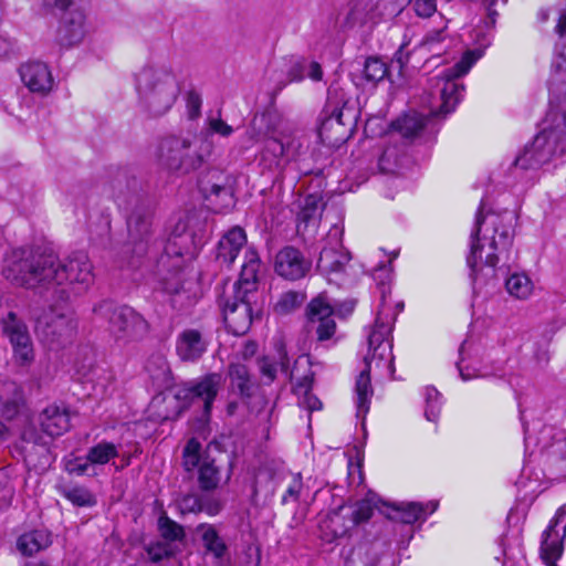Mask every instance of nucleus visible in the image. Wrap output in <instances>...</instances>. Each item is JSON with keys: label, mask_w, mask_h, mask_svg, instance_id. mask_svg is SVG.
Listing matches in <instances>:
<instances>
[{"label": "nucleus", "mask_w": 566, "mask_h": 566, "mask_svg": "<svg viewBox=\"0 0 566 566\" xmlns=\"http://www.w3.org/2000/svg\"><path fill=\"white\" fill-rule=\"evenodd\" d=\"M2 275L15 286L50 289L64 283L88 285L94 281L93 265L84 251L71 253L62 262L53 252L19 248L4 259Z\"/></svg>", "instance_id": "1"}, {"label": "nucleus", "mask_w": 566, "mask_h": 566, "mask_svg": "<svg viewBox=\"0 0 566 566\" xmlns=\"http://www.w3.org/2000/svg\"><path fill=\"white\" fill-rule=\"evenodd\" d=\"M137 181L129 179L127 174L118 170L112 181L114 198L118 207L126 211L128 242L124 248L129 266H138L140 259L148 251V239L150 235V206L146 197L136 191Z\"/></svg>", "instance_id": "2"}, {"label": "nucleus", "mask_w": 566, "mask_h": 566, "mask_svg": "<svg viewBox=\"0 0 566 566\" xmlns=\"http://www.w3.org/2000/svg\"><path fill=\"white\" fill-rule=\"evenodd\" d=\"M503 218L493 217L491 224L493 234L488 238L480 237L484 217L482 213V205L475 217L474 230L471 234L470 254L467 258L468 266L470 268V276L474 284H484L489 277L495 274V266L500 261V255L506 253L509 260L510 249L513 242V230L511 227L502 224Z\"/></svg>", "instance_id": "3"}, {"label": "nucleus", "mask_w": 566, "mask_h": 566, "mask_svg": "<svg viewBox=\"0 0 566 566\" xmlns=\"http://www.w3.org/2000/svg\"><path fill=\"white\" fill-rule=\"evenodd\" d=\"M261 259L254 248H248L239 280L233 284L232 294L220 300L223 321L230 333L244 335L253 322L252 302L258 287Z\"/></svg>", "instance_id": "4"}, {"label": "nucleus", "mask_w": 566, "mask_h": 566, "mask_svg": "<svg viewBox=\"0 0 566 566\" xmlns=\"http://www.w3.org/2000/svg\"><path fill=\"white\" fill-rule=\"evenodd\" d=\"M142 109L150 117L165 115L176 103L180 87L176 75L165 65H146L135 75Z\"/></svg>", "instance_id": "5"}, {"label": "nucleus", "mask_w": 566, "mask_h": 566, "mask_svg": "<svg viewBox=\"0 0 566 566\" xmlns=\"http://www.w3.org/2000/svg\"><path fill=\"white\" fill-rule=\"evenodd\" d=\"M565 153L566 111L559 113L551 109L543 122L541 132L531 144L525 145L513 165L524 170L537 169L549 163L553 158L563 156Z\"/></svg>", "instance_id": "6"}, {"label": "nucleus", "mask_w": 566, "mask_h": 566, "mask_svg": "<svg viewBox=\"0 0 566 566\" xmlns=\"http://www.w3.org/2000/svg\"><path fill=\"white\" fill-rule=\"evenodd\" d=\"M395 316L386 312L385 306L378 311L375 325L368 335V354L365 356L366 367L360 371L355 384V405L356 416L365 418L369 411L370 399L374 390L370 381V363L371 360L385 359L386 355L391 352V343L389 336L392 331Z\"/></svg>", "instance_id": "7"}, {"label": "nucleus", "mask_w": 566, "mask_h": 566, "mask_svg": "<svg viewBox=\"0 0 566 566\" xmlns=\"http://www.w3.org/2000/svg\"><path fill=\"white\" fill-rule=\"evenodd\" d=\"M213 143L208 137H165L158 147L160 164L170 171L188 174L199 169L212 155Z\"/></svg>", "instance_id": "8"}, {"label": "nucleus", "mask_w": 566, "mask_h": 566, "mask_svg": "<svg viewBox=\"0 0 566 566\" xmlns=\"http://www.w3.org/2000/svg\"><path fill=\"white\" fill-rule=\"evenodd\" d=\"M93 312L97 319L107 323V329L116 342H136L149 331L148 322L130 306L104 300L94 306Z\"/></svg>", "instance_id": "9"}, {"label": "nucleus", "mask_w": 566, "mask_h": 566, "mask_svg": "<svg viewBox=\"0 0 566 566\" xmlns=\"http://www.w3.org/2000/svg\"><path fill=\"white\" fill-rule=\"evenodd\" d=\"M184 241L182 237L174 235L158 244L160 253L155 260L154 274L159 289L167 294L177 295L184 289Z\"/></svg>", "instance_id": "10"}, {"label": "nucleus", "mask_w": 566, "mask_h": 566, "mask_svg": "<svg viewBox=\"0 0 566 566\" xmlns=\"http://www.w3.org/2000/svg\"><path fill=\"white\" fill-rule=\"evenodd\" d=\"M77 319L70 310L57 312L51 308L36 321L38 337L50 349L57 350L70 344L76 333Z\"/></svg>", "instance_id": "11"}, {"label": "nucleus", "mask_w": 566, "mask_h": 566, "mask_svg": "<svg viewBox=\"0 0 566 566\" xmlns=\"http://www.w3.org/2000/svg\"><path fill=\"white\" fill-rule=\"evenodd\" d=\"M476 59L474 52L468 51L452 67L444 70L443 75H438L431 80L434 82L432 88L437 91L441 99L438 114L447 115L454 111L464 90L463 85L455 82V78L467 74Z\"/></svg>", "instance_id": "12"}, {"label": "nucleus", "mask_w": 566, "mask_h": 566, "mask_svg": "<svg viewBox=\"0 0 566 566\" xmlns=\"http://www.w3.org/2000/svg\"><path fill=\"white\" fill-rule=\"evenodd\" d=\"M43 4L62 12L56 32L59 44L71 48L81 43L85 35V15L75 7L74 0H43Z\"/></svg>", "instance_id": "13"}, {"label": "nucleus", "mask_w": 566, "mask_h": 566, "mask_svg": "<svg viewBox=\"0 0 566 566\" xmlns=\"http://www.w3.org/2000/svg\"><path fill=\"white\" fill-rule=\"evenodd\" d=\"M318 260L317 271L323 275L329 277L333 274L342 273L350 260L349 254L343 248V229L338 226H333L325 239Z\"/></svg>", "instance_id": "14"}, {"label": "nucleus", "mask_w": 566, "mask_h": 566, "mask_svg": "<svg viewBox=\"0 0 566 566\" xmlns=\"http://www.w3.org/2000/svg\"><path fill=\"white\" fill-rule=\"evenodd\" d=\"M3 335L12 346L13 357L20 365H28L34 359L33 344L25 323L9 312L2 319Z\"/></svg>", "instance_id": "15"}, {"label": "nucleus", "mask_w": 566, "mask_h": 566, "mask_svg": "<svg viewBox=\"0 0 566 566\" xmlns=\"http://www.w3.org/2000/svg\"><path fill=\"white\" fill-rule=\"evenodd\" d=\"M566 536V506L556 512L543 533L541 557L545 566H557L556 560L563 554V538Z\"/></svg>", "instance_id": "16"}, {"label": "nucleus", "mask_w": 566, "mask_h": 566, "mask_svg": "<svg viewBox=\"0 0 566 566\" xmlns=\"http://www.w3.org/2000/svg\"><path fill=\"white\" fill-rule=\"evenodd\" d=\"M275 348L277 352L281 370L289 374L291 381H293V390L301 395H308L314 382V371L311 369L312 361L310 356H300L291 370H289V356L285 345L282 340L276 342Z\"/></svg>", "instance_id": "17"}, {"label": "nucleus", "mask_w": 566, "mask_h": 566, "mask_svg": "<svg viewBox=\"0 0 566 566\" xmlns=\"http://www.w3.org/2000/svg\"><path fill=\"white\" fill-rule=\"evenodd\" d=\"M311 268L312 262L298 249L292 245L284 247L275 255L274 270L277 275L285 280L296 281L303 279Z\"/></svg>", "instance_id": "18"}, {"label": "nucleus", "mask_w": 566, "mask_h": 566, "mask_svg": "<svg viewBox=\"0 0 566 566\" xmlns=\"http://www.w3.org/2000/svg\"><path fill=\"white\" fill-rule=\"evenodd\" d=\"M33 426L39 427L46 437L54 439L70 429V411L64 405H48L34 417Z\"/></svg>", "instance_id": "19"}, {"label": "nucleus", "mask_w": 566, "mask_h": 566, "mask_svg": "<svg viewBox=\"0 0 566 566\" xmlns=\"http://www.w3.org/2000/svg\"><path fill=\"white\" fill-rule=\"evenodd\" d=\"M324 114L325 119L322 123V130L332 127L334 122L338 125H345L346 120H353L356 117L355 109L349 107V101L345 93L335 85H331L327 91Z\"/></svg>", "instance_id": "20"}, {"label": "nucleus", "mask_w": 566, "mask_h": 566, "mask_svg": "<svg viewBox=\"0 0 566 566\" xmlns=\"http://www.w3.org/2000/svg\"><path fill=\"white\" fill-rule=\"evenodd\" d=\"M222 381L220 374H209L200 381L181 390L177 397L188 399L191 403L202 401L203 417L208 418L211 412L212 403L218 395Z\"/></svg>", "instance_id": "21"}, {"label": "nucleus", "mask_w": 566, "mask_h": 566, "mask_svg": "<svg viewBox=\"0 0 566 566\" xmlns=\"http://www.w3.org/2000/svg\"><path fill=\"white\" fill-rule=\"evenodd\" d=\"M307 317L310 323L316 324L318 340H327L335 334L334 308L323 296L311 301L307 306Z\"/></svg>", "instance_id": "22"}, {"label": "nucleus", "mask_w": 566, "mask_h": 566, "mask_svg": "<svg viewBox=\"0 0 566 566\" xmlns=\"http://www.w3.org/2000/svg\"><path fill=\"white\" fill-rule=\"evenodd\" d=\"M19 72L22 82L31 92L46 94L52 90L53 76L45 63L27 62L20 66Z\"/></svg>", "instance_id": "23"}, {"label": "nucleus", "mask_w": 566, "mask_h": 566, "mask_svg": "<svg viewBox=\"0 0 566 566\" xmlns=\"http://www.w3.org/2000/svg\"><path fill=\"white\" fill-rule=\"evenodd\" d=\"M208 344L209 340L200 331L188 328L179 334L176 350L182 360L196 361L206 353Z\"/></svg>", "instance_id": "24"}, {"label": "nucleus", "mask_w": 566, "mask_h": 566, "mask_svg": "<svg viewBox=\"0 0 566 566\" xmlns=\"http://www.w3.org/2000/svg\"><path fill=\"white\" fill-rule=\"evenodd\" d=\"M245 243V231L240 227H233L218 242L217 261L228 266L231 265Z\"/></svg>", "instance_id": "25"}, {"label": "nucleus", "mask_w": 566, "mask_h": 566, "mask_svg": "<svg viewBox=\"0 0 566 566\" xmlns=\"http://www.w3.org/2000/svg\"><path fill=\"white\" fill-rule=\"evenodd\" d=\"M52 544V534L48 530H34L22 534L17 542L19 552L32 556Z\"/></svg>", "instance_id": "26"}, {"label": "nucleus", "mask_w": 566, "mask_h": 566, "mask_svg": "<svg viewBox=\"0 0 566 566\" xmlns=\"http://www.w3.org/2000/svg\"><path fill=\"white\" fill-rule=\"evenodd\" d=\"M222 172L213 169L199 179L198 187L206 199L216 196L231 200V189L226 186Z\"/></svg>", "instance_id": "27"}, {"label": "nucleus", "mask_w": 566, "mask_h": 566, "mask_svg": "<svg viewBox=\"0 0 566 566\" xmlns=\"http://www.w3.org/2000/svg\"><path fill=\"white\" fill-rule=\"evenodd\" d=\"M228 375L231 389L234 392L242 398H250L252 396L254 384L245 365L240 363L230 364Z\"/></svg>", "instance_id": "28"}, {"label": "nucleus", "mask_w": 566, "mask_h": 566, "mask_svg": "<svg viewBox=\"0 0 566 566\" xmlns=\"http://www.w3.org/2000/svg\"><path fill=\"white\" fill-rule=\"evenodd\" d=\"M196 532L200 534L207 553L218 559L224 556L228 547L212 524L201 523L197 526Z\"/></svg>", "instance_id": "29"}, {"label": "nucleus", "mask_w": 566, "mask_h": 566, "mask_svg": "<svg viewBox=\"0 0 566 566\" xmlns=\"http://www.w3.org/2000/svg\"><path fill=\"white\" fill-rule=\"evenodd\" d=\"M324 524L331 531L333 538L343 537L355 527V522L350 521L346 505L329 513Z\"/></svg>", "instance_id": "30"}, {"label": "nucleus", "mask_w": 566, "mask_h": 566, "mask_svg": "<svg viewBox=\"0 0 566 566\" xmlns=\"http://www.w3.org/2000/svg\"><path fill=\"white\" fill-rule=\"evenodd\" d=\"M221 481V472L214 460L206 458L198 470V483L202 491H212L218 488Z\"/></svg>", "instance_id": "31"}, {"label": "nucleus", "mask_w": 566, "mask_h": 566, "mask_svg": "<svg viewBox=\"0 0 566 566\" xmlns=\"http://www.w3.org/2000/svg\"><path fill=\"white\" fill-rule=\"evenodd\" d=\"M118 454V447L115 443L103 440L87 450L85 460L93 465H104L117 458Z\"/></svg>", "instance_id": "32"}, {"label": "nucleus", "mask_w": 566, "mask_h": 566, "mask_svg": "<svg viewBox=\"0 0 566 566\" xmlns=\"http://www.w3.org/2000/svg\"><path fill=\"white\" fill-rule=\"evenodd\" d=\"M424 126L426 117L418 113L406 114L392 123V127L405 138L418 136Z\"/></svg>", "instance_id": "33"}, {"label": "nucleus", "mask_w": 566, "mask_h": 566, "mask_svg": "<svg viewBox=\"0 0 566 566\" xmlns=\"http://www.w3.org/2000/svg\"><path fill=\"white\" fill-rule=\"evenodd\" d=\"M405 150L397 145L388 146L378 158V169L382 174H396L402 166Z\"/></svg>", "instance_id": "34"}, {"label": "nucleus", "mask_w": 566, "mask_h": 566, "mask_svg": "<svg viewBox=\"0 0 566 566\" xmlns=\"http://www.w3.org/2000/svg\"><path fill=\"white\" fill-rule=\"evenodd\" d=\"M62 496L78 507H92L96 505V496L83 485L61 486L59 489Z\"/></svg>", "instance_id": "35"}, {"label": "nucleus", "mask_w": 566, "mask_h": 566, "mask_svg": "<svg viewBox=\"0 0 566 566\" xmlns=\"http://www.w3.org/2000/svg\"><path fill=\"white\" fill-rule=\"evenodd\" d=\"M0 389L7 394L12 392L13 397L0 396V412L7 419L14 418L20 409V395L14 382H0Z\"/></svg>", "instance_id": "36"}, {"label": "nucleus", "mask_w": 566, "mask_h": 566, "mask_svg": "<svg viewBox=\"0 0 566 566\" xmlns=\"http://www.w3.org/2000/svg\"><path fill=\"white\" fill-rule=\"evenodd\" d=\"M158 531L168 543L181 542L186 537L184 526L171 520L165 512L158 517Z\"/></svg>", "instance_id": "37"}, {"label": "nucleus", "mask_w": 566, "mask_h": 566, "mask_svg": "<svg viewBox=\"0 0 566 566\" xmlns=\"http://www.w3.org/2000/svg\"><path fill=\"white\" fill-rule=\"evenodd\" d=\"M507 292L520 300L527 298L533 290V283L525 274L514 273L505 282Z\"/></svg>", "instance_id": "38"}, {"label": "nucleus", "mask_w": 566, "mask_h": 566, "mask_svg": "<svg viewBox=\"0 0 566 566\" xmlns=\"http://www.w3.org/2000/svg\"><path fill=\"white\" fill-rule=\"evenodd\" d=\"M566 85V55L557 53L552 61V74L548 80L549 90H559Z\"/></svg>", "instance_id": "39"}, {"label": "nucleus", "mask_w": 566, "mask_h": 566, "mask_svg": "<svg viewBox=\"0 0 566 566\" xmlns=\"http://www.w3.org/2000/svg\"><path fill=\"white\" fill-rule=\"evenodd\" d=\"M201 443L196 439L191 438L184 448L182 451V465L186 471L191 472L197 467H200L202 462L200 458Z\"/></svg>", "instance_id": "40"}, {"label": "nucleus", "mask_w": 566, "mask_h": 566, "mask_svg": "<svg viewBox=\"0 0 566 566\" xmlns=\"http://www.w3.org/2000/svg\"><path fill=\"white\" fill-rule=\"evenodd\" d=\"M395 510L398 514L396 518L405 524H412L426 516L424 507L418 503L400 504Z\"/></svg>", "instance_id": "41"}, {"label": "nucleus", "mask_w": 566, "mask_h": 566, "mask_svg": "<svg viewBox=\"0 0 566 566\" xmlns=\"http://www.w3.org/2000/svg\"><path fill=\"white\" fill-rule=\"evenodd\" d=\"M386 64L378 57H368L364 65V77L370 83H377L387 75Z\"/></svg>", "instance_id": "42"}, {"label": "nucleus", "mask_w": 566, "mask_h": 566, "mask_svg": "<svg viewBox=\"0 0 566 566\" xmlns=\"http://www.w3.org/2000/svg\"><path fill=\"white\" fill-rule=\"evenodd\" d=\"M346 511L350 521L355 522V526L367 522L374 513V509L368 500L356 502L354 505L346 506Z\"/></svg>", "instance_id": "43"}, {"label": "nucleus", "mask_w": 566, "mask_h": 566, "mask_svg": "<svg viewBox=\"0 0 566 566\" xmlns=\"http://www.w3.org/2000/svg\"><path fill=\"white\" fill-rule=\"evenodd\" d=\"M321 216L319 200L315 196H307L298 213V220L304 223L316 222Z\"/></svg>", "instance_id": "44"}, {"label": "nucleus", "mask_w": 566, "mask_h": 566, "mask_svg": "<svg viewBox=\"0 0 566 566\" xmlns=\"http://www.w3.org/2000/svg\"><path fill=\"white\" fill-rule=\"evenodd\" d=\"M146 553L153 563H159L163 559L174 556L175 552L168 542H155L146 546Z\"/></svg>", "instance_id": "45"}, {"label": "nucleus", "mask_w": 566, "mask_h": 566, "mask_svg": "<svg viewBox=\"0 0 566 566\" xmlns=\"http://www.w3.org/2000/svg\"><path fill=\"white\" fill-rule=\"evenodd\" d=\"M177 506L181 515L201 513V495L185 494L177 500Z\"/></svg>", "instance_id": "46"}, {"label": "nucleus", "mask_w": 566, "mask_h": 566, "mask_svg": "<svg viewBox=\"0 0 566 566\" xmlns=\"http://www.w3.org/2000/svg\"><path fill=\"white\" fill-rule=\"evenodd\" d=\"M290 144H285L280 139L271 138L266 142L263 157L272 155L275 164H279V159L289 154Z\"/></svg>", "instance_id": "47"}, {"label": "nucleus", "mask_w": 566, "mask_h": 566, "mask_svg": "<svg viewBox=\"0 0 566 566\" xmlns=\"http://www.w3.org/2000/svg\"><path fill=\"white\" fill-rule=\"evenodd\" d=\"M302 302H303L302 294H300L297 292L289 291V292L282 294L281 298L276 303V310L280 311L281 313H289L296 306H300Z\"/></svg>", "instance_id": "48"}, {"label": "nucleus", "mask_w": 566, "mask_h": 566, "mask_svg": "<svg viewBox=\"0 0 566 566\" xmlns=\"http://www.w3.org/2000/svg\"><path fill=\"white\" fill-rule=\"evenodd\" d=\"M233 133V128L228 125L220 117L218 118H208V129L201 137H208L210 139L211 134H219L220 136L228 137Z\"/></svg>", "instance_id": "49"}, {"label": "nucleus", "mask_w": 566, "mask_h": 566, "mask_svg": "<svg viewBox=\"0 0 566 566\" xmlns=\"http://www.w3.org/2000/svg\"><path fill=\"white\" fill-rule=\"evenodd\" d=\"M446 28H447V25L444 24L440 29L428 31L427 34L423 36V39L420 43V46L422 49L428 50L429 52L434 51L436 46L438 44H440L446 38V35H444Z\"/></svg>", "instance_id": "50"}, {"label": "nucleus", "mask_w": 566, "mask_h": 566, "mask_svg": "<svg viewBox=\"0 0 566 566\" xmlns=\"http://www.w3.org/2000/svg\"><path fill=\"white\" fill-rule=\"evenodd\" d=\"M303 489L302 475L300 473L295 474L292 479V482L287 486L285 493L282 496V503L286 504L290 500L293 502H297L301 495V491Z\"/></svg>", "instance_id": "51"}, {"label": "nucleus", "mask_w": 566, "mask_h": 566, "mask_svg": "<svg viewBox=\"0 0 566 566\" xmlns=\"http://www.w3.org/2000/svg\"><path fill=\"white\" fill-rule=\"evenodd\" d=\"M411 4L420 18H429L437 11L436 0H412Z\"/></svg>", "instance_id": "52"}, {"label": "nucleus", "mask_w": 566, "mask_h": 566, "mask_svg": "<svg viewBox=\"0 0 566 566\" xmlns=\"http://www.w3.org/2000/svg\"><path fill=\"white\" fill-rule=\"evenodd\" d=\"M222 510V503L220 500L209 495H201V512L207 513L210 516H214Z\"/></svg>", "instance_id": "53"}, {"label": "nucleus", "mask_w": 566, "mask_h": 566, "mask_svg": "<svg viewBox=\"0 0 566 566\" xmlns=\"http://www.w3.org/2000/svg\"><path fill=\"white\" fill-rule=\"evenodd\" d=\"M258 365L260 373L268 379L269 382L275 379L277 368L273 360H271L269 357H263L259 359Z\"/></svg>", "instance_id": "54"}, {"label": "nucleus", "mask_w": 566, "mask_h": 566, "mask_svg": "<svg viewBox=\"0 0 566 566\" xmlns=\"http://www.w3.org/2000/svg\"><path fill=\"white\" fill-rule=\"evenodd\" d=\"M554 442L551 444V452L566 460V432L558 431L553 437Z\"/></svg>", "instance_id": "55"}, {"label": "nucleus", "mask_w": 566, "mask_h": 566, "mask_svg": "<svg viewBox=\"0 0 566 566\" xmlns=\"http://www.w3.org/2000/svg\"><path fill=\"white\" fill-rule=\"evenodd\" d=\"M187 108L190 119H195L200 115L201 97L196 92H189L187 96Z\"/></svg>", "instance_id": "56"}, {"label": "nucleus", "mask_w": 566, "mask_h": 566, "mask_svg": "<svg viewBox=\"0 0 566 566\" xmlns=\"http://www.w3.org/2000/svg\"><path fill=\"white\" fill-rule=\"evenodd\" d=\"M22 439L27 442L42 447H46L49 443L41 433L36 432L34 427L27 428L22 433Z\"/></svg>", "instance_id": "57"}, {"label": "nucleus", "mask_w": 566, "mask_h": 566, "mask_svg": "<svg viewBox=\"0 0 566 566\" xmlns=\"http://www.w3.org/2000/svg\"><path fill=\"white\" fill-rule=\"evenodd\" d=\"M305 71H306V65L303 64V63H296L294 64L289 73H287V77H289V81L290 82H300L304 78L305 76Z\"/></svg>", "instance_id": "58"}, {"label": "nucleus", "mask_w": 566, "mask_h": 566, "mask_svg": "<svg viewBox=\"0 0 566 566\" xmlns=\"http://www.w3.org/2000/svg\"><path fill=\"white\" fill-rule=\"evenodd\" d=\"M90 469H92V471H94V465H93V463H91L90 461L86 460L83 463L71 464V467L69 468V471H70V473H73L76 475H84V474H88ZM95 474H96L95 472H92V475H95Z\"/></svg>", "instance_id": "59"}, {"label": "nucleus", "mask_w": 566, "mask_h": 566, "mask_svg": "<svg viewBox=\"0 0 566 566\" xmlns=\"http://www.w3.org/2000/svg\"><path fill=\"white\" fill-rule=\"evenodd\" d=\"M457 368L459 370L461 379L464 381L480 377L476 369L470 368L469 366H462L461 361L457 364Z\"/></svg>", "instance_id": "60"}, {"label": "nucleus", "mask_w": 566, "mask_h": 566, "mask_svg": "<svg viewBox=\"0 0 566 566\" xmlns=\"http://www.w3.org/2000/svg\"><path fill=\"white\" fill-rule=\"evenodd\" d=\"M439 413H440L439 400H437L434 402H427L426 410H424V416H426L427 420L434 422L438 419Z\"/></svg>", "instance_id": "61"}, {"label": "nucleus", "mask_w": 566, "mask_h": 566, "mask_svg": "<svg viewBox=\"0 0 566 566\" xmlns=\"http://www.w3.org/2000/svg\"><path fill=\"white\" fill-rule=\"evenodd\" d=\"M307 76L313 81H321L323 77V71L317 62H311L306 65Z\"/></svg>", "instance_id": "62"}, {"label": "nucleus", "mask_w": 566, "mask_h": 566, "mask_svg": "<svg viewBox=\"0 0 566 566\" xmlns=\"http://www.w3.org/2000/svg\"><path fill=\"white\" fill-rule=\"evenodd\" d=\"M405 44H401L399 49L396 51L394 55V62L399 64V67L402 69L409 61V52H405Z\"/></svg>", "instance_id": "63"}, {"label": "nucleus", "mask_w": 566, "mask_h": 566, "mask_svg": "<svg viewBox=\"0 0 566 566\" xmlns=\"http://www.w3.org/2000/svg\"><path fill=\"white\" fill-rule=\"evenodd\" d=\"M147 369L150 373L151 377L155 379V381H158V356L153 357L148 365Z\"/></svg>", "instance_id": "64"}]
</instances>
